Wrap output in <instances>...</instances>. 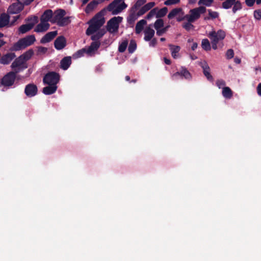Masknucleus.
<instances>
[{"label":"nucleus","mask_w":261,"mask_h":261,"mask_svg":"<svg viewBox=\"0 0 261 261\" xmlns=\"http://www.w3.org/2000/svg\"><path fill=\"white\" fill-rule=\"evenodd\" d=\"M66 14V12L64 10L59 9L55 12V15L54 17L55 21L58 22L61 18H62Z\"/></svg>","instance_id":"nucleus-30"},{"label":"nucleus","mask_w":261,"mask_h":261,"mask_svg":"<svg viewBox=\"0 0 261 261\" xmlns=\"http://www.w3.org/2000/svg\"><path fill=\"white\" fill-rule=\"evenodd\" d=\"M163 26L164 21L162 19H158L154 24V27L156 31L163 27Z\"/></svg>","instance_id":"nucleus-42"},{"label":"nucleus","mask_w":261,"mask_h":261,"mask_svg":"<svg viewBox=\"0 0 261 261\" xmlns=\"http://www.w3.org/2000/svg\"><path fill=\"white\" fill-rule=\"evenodd\" d=\"M180 0H167L164 2V4L167 6L174 5L179 3Z\"/></svg>","instance_id":"nucleus-50"},{"label":"nucleus","mask_w":261,"mask_h":261,"mask_svg":"<svg viewBox=\"0 0 261 261\" xmlns=\"http://www.w3.org/2000/svg\"><path fill=\"white\" fill-rule=\"evenodd\" d=\"M106 11V9H102L88 21V23L89 25L86 31V34L87 36L95 33V32L99 30L100 28L103 25L105 22L103 15Z\"/></svg>","instance_id":"nucleus-1"},{"label":"nucleus","mask_w":261,"mask_h":261,"mask_svg":"<svg viewBox=\"0 0 261 261\" xmlns=\"http://www.w3.org/2000/svg\"><path fill=\"white\" fill-rule=\"evenodd\" d=\"M37 86L34 83H30L27 85L24 88V92L28 97H32L38 93Z\"/></svg>","instance_id":"nucleus-10"},{"label":"nucleus","mask_w":261,"mask_h":261,"mask_svg":"<svg viewBox=\"0 0 261 261\" xmlns=\"http://www.w3.org/2000/svg\"><path fill=\"white\" fill-rule=\"evenodd\" d=\"M11 67L16 71V70H20V71L28 68L26 62L21 56L16 58L11 65Z\"/></svg>","instance_id":"nucleus-9"},{"label":"nucleus","mask_w":261,"mask_h":261,"mask_svg":"<svg viewBox=\"0 0 261 261\" xmlns=\"http://www.w3.org/2000/svg\"><path fill=\"white\" fill-rule=\"evenodd\" d=\"M128 45V41L127 40H123L119 45L118 51L120 53H123L126 49Z\"/></svg>","instance_id":"nucleus-40"},{"label":"nucleus","mask_w":261,"mask_h":261,"mask_svg":"<svg viewBox=\"0 0 261 261\" xmlns=\"http://www.w3.org/2000/svg\"><path fill=\"white\" fill-rule=\"evenodd\" d=\"M180 76L187 80L192 79V75L188 69L185 67L181 66L180 69Z\"/></svg>","instance_id":"nucleus-23"},{"label":"nucleus","mask_w":261,"mask_h":261,"mask_svg":"<svg viewBox=\"0 0 261 261\" xmlns=\"http://www.w3.org/2000/svg\"><path fill=\"white\" fill-rule=\"evenodd\" d=\"M123 1V0H114L105 8L106 10L111 12L113 15H117L120 13L127 7V5L124 2L117 6V5Z\"/></svg>","instance_id":"nucleus-6"},{"label":"nucleus","mask_w":261,"mask_h":261,"mask_svg":"<svg viewBox=\"0 0 261 261\" xmlns=\"http://www.w3.org/2000/svg\"><path fill=\"white\" fill-rule=\"evenodd\" d=\"M234 61L236 64H240L241 62V60L240 58L236 57L234 59Z\"/></svg>","instance_id":"nucleus-64"},{"label":"nucleus","mask_w":261,"mask_h":261,"mask_svg":"<svg viewBox=\"0 0 261 261\" xmlns=\"http://www.w3.org/2000/svg\"><path fill=\"white\" fill-rule=\"evenodd\" d=\"M214 2V0H199V5H203L207 7H210Z\"/></svg>","instance_id":"nucleus-45"},{"label":"nucleus","mask_w":261,"mask_h":261,"mask_svg":"<svg viewBox=\"0 0 261 261\" xmlns=\"http://www.w3.org/2000/svg\"><path fill=\"white\" fill-rule=\"evenodd\" d=\"M254 17L257 20L261 19V10H256L254 11Z\"/></svg>","instance_id":"nucleus-51"},{"label":"nucleus","mask_w":261,"mask_h":261,"mask_svg":"<svg viewBox=\"0 0 261 261\" xmlns=\"http://www.w3.org/2000/svg\"><path fill=\"white\" fill-rule=\"evenodd\" d=\"M242 4L240 1L235 0L234 4L233 5L232 11L235 13L238 10L242 9Z\"/></svg>","instance_id":"nucleus-41"},{"label":"nucleus","mask_w":261,"mask_h":261,"mask_svg":"<svg viewBox=\"0 0 261 261\" xmlns=\"http://www.w3.org/2000/svg\"><path fill=\"white\" fill-rule=\"evenodd\" d=\"M155 4L154 2H149L146 5H145L144 7L145 9L148 11L150 10L152 8H153L155 6Z\"/></svg>","instance_id":"nucleus-52"},{"label":"nucleus","mask_w":261,"mask_h":261,"mask_svg":"<svg viewBox=\"0 0 261 261\" xmlns=\"http://www.w3.org/2000/svg\"><path fill=\"white\" fill-rule=\"evenodd\" d=\"M158 10L157 8H154L150 10V11L147 14L146 16V19H150L152 18L154 15H156V11Z\"/></svg>","instance_id":"nucleus-44"},{"label":"nucleus","mask_w":261,"mask_h":261,"mask_svg":"<svg viewBox=\"0 0 261 261\" xmlns=\"http://www.w3.org/2000/svg\"><path fill=\"white\" fill-rule=\"evenodd\" d=\"M137 48V43L135 40H131L129 42V44L128 45V51L129 53L132 54L133 53L135 50Z\"/></svg>","instance_id":"nucleus-37"},{"label":"nucleus","mask_w":261,"mask_h":261,"mask_svg":"<svg viewBox=\"0 0 261 261\" xmlns=\"http://www.w3.org/2000/svg\"><path fill=\"white\" fill-rule=\"evenodd\" d=\"M16 55L13 53H9L3 55L0 59V63L3 65L9 64L15 58Z\"/></svg>","instance_id":"nucleus-16"},{"label":"nucleus","mask_w":261,"mask_h":261,"mask_svg":"<svg viewBox=\"0 0 261 261\" xmlns=\"http://www.w3.org/2000/svg\"><path fill=\"white\" fill-rule=\"evenodd\" d=\"M256 1V0H246L245 3H246V4L247 5V6H248L249 7H252L253 6V5Z\"/></svg>","instance_id":"nucleus-57"},{"label":"nucleus","mask_w":261,"mask_h":261,"mask_svg":"<svg viewBox=\"0 0 261 261\" xmlns=\"http://www.w3.org/2000/svg\"><path fill=\"white\" fill-rule=\"evenodd\" d=\"M49 26L48 22L41 21L40 23L37 24L35 28L34 31L37 33L44 32L49 29Z\"/></svg>","instance_id":"nucleus-19"},{"label":"nucleus","mask_w":261,"mask_h":261,"mask_svg":"<svg viewBox=\"0 0 261 261\" xmlns=\"http://www.w3.org/2000/svg\"><path fill=\"white\" fill-rule=\"evenodd\" d=\"M34 19H35V21L33 23H28L20 26L18 28L19 34H24L32 30L35 24H36L38 21V17H34Z\"/></svg>","instance_id":"nucleus-12"},{"label":"nucleus","mask_w":261,"mask_h":261,"mask_svg":"<svg viewBox=\"0 0 261 261\" xmlns=\"http://www.w3.org/2000/svg\"><path fill=\"white\" fill-rule=\"evenodd\" d=\"M147 23L145 19H142L139 21L135 27V32L137 34H140L143 30L144 26Z\"/></svg>","instance_id":"nucleus-27"},{"label":"nucleus","mask_w":261,"mask_h":261,"mask_svg":"<svg viewBox=\"0 0 261 261\" xmlns=\"http://www.w3.org/2000/svg\"><path fill=\"white\" fill-rule=\"evenodd\" d=\"M34 17H38L36 16H33L28 17L26 19V20H27L28 21H30V23H33L34 22V21H35V19H34Z\"/></svg>","instance_id":"nucleus-61"},{"label":"nucleus","mask_w":261,"mask_h":261,"mask_svg":"<svg viewBox=\"0 0 261 261\" xmlns=\"http://www.w3.org/2000/svg\"><path fill=\"white\" fill-rule=\"evenodd\" d=\"M122 17L120 16H115L111 18L108 22L106 25L107 30L110 33L117 32L120 23L122 21Z\"/></svg>","instance_id":"nucleus-7"},{"label":"nucleus","mask_w":261,"mask_h":261,"mask_svg":"<svg viewBox=\"0 0 261 261\" xmlns=\"http://www.w3.org/2000/svg\"><path fill=\"white\" fill-rule=\"evenodd\" d=\"M10 21V16L7 14L4 13L0 16V28L7 25Z\"/></svg>","instance_id":"nucleus-22"},{"label":"nucleus","mask_w":261,"mask_h":261,"mask_svg":"<svg viewBox=\"0 0 261 261\" xmlns=\"http://www.w3.org/2000/svg\"><path fill=\"white\" fill-rule=\"evenodd\" d=\"M198 46V44L196 42H194L191 46V49L192 50H195Z\"/></svg>","instance_id":"nucleus-63"},{"label":"nucleus","mask_w":261,"mask_h":261,"mask_svg":"<svg viewBox=\"0 0 261 261\" xmlns=\"http://www.w3.org/2000/svg\"><path fill=\"white\" fill-rule=\"evenodd\" d=\"M147 11L145 9V8L143 6L137 12L138 16H140L145 14Z\"/></svg>","instance_id":"nucleus-55"},{"label":"nucleus","mask_w":261,"mask_h":261,"mask_svg":"<svg viewBox=\"0 0 261 261\" xmlns=\"http://www.w3.org/2000/svg\"><path fill=\"white\" fill-rule=\"evenodd\" d=\"M60 75L55 71H50L47 73L43 79V82L48 85L57 86L60 81Z\"/></svg>","instance_id":"nucleus-8"},{"label":"nucleus","mask_w":261,"mask_h":261,"mask_svg":"<svg viewBox=\"0 0 261 261\" xmlns=\"http://www.w3.org/2000/svg\"><path fill=\"white\" fill-rule=\"evenodd\" d=\"M95 33L91 35V39L93 41L92 42H96L98 45V48L100 46L99 39L106 33V31L104 29L98 30Z\"/></svg>","instance_id":"nucleus-11"},{"label":"nucleus","mask_w":261,"mask_h":261,"mask_svg":"<svg viewBox=\"0 0 261 261\" xmlns=\"http://www.w3.org/2000/svg\"><path fill=\"white\" fill-rule=\"evenodd\" d=\"M222 95L225 98L230 99L232 97L233 93L228 87H224L222 90Z\"/></svg>","instance_id":"nucleus-31"},{"label":"nucleus","mask_w":261,"mask_h":261,"mask_svg":"<svg viewBox=\"0 0 261 261\" xmlns=\"http://www.w3.org/2000/svg\"><path fill=\"white\" fill-rule=\"evenodd\" d=\"M157 43V40L155 38H153L149 43L150 46H155Z\"/></svg>","instance_id":"nucleus-60"},{"label":"nucleus","mask_w":261,"mask_h":261,"mask_svg":"<svg viewBox=\"0 0 261 261\" xmlns=\"http://www.w3.org/2000/svg\"><path fill=\"white\" fill-rule=\"evenodd\" d=\"M216 84L217 86L219 88H221L222 87L225 86L226 83L222 79L218 80L216 81Z\"/></svg>","instance_id":"nucleus-49"},{"label":"nucleus","mask_w":261,"mask_h":261,"mask_svg":"<svg viewBox=\"0 0 261 261\" xmlns=\"http://www.w3.org/2000/svg\"><path fill=\"white\" fill-rule=\"evenodd\" d=\"M181 11L182 9L180 8H176L172 9L168 14V18L170 19H172L178 13H179Z\"/></svg>","instance_id":"nucleus-33"},{"label":"nucleus","mask_w":261,"mask_h":261,"mask_svg":"<svg viewBox=\"0 0 261 261\" xmlns=\"http://www.w3.org/2000/svg\"><path fill=\"white\" fill-rule=\"evenodd\" d=\"M137 10L131 8L130 13L127 18V22L130 25H133L135 21L137 19L139 16L137 13H136Z\"/></svg>","instance_id":"nucleus-20"},{"label":"nucleus","mask_w":261,"mask_h":261,"mask_svg":"<svg viewBox=\"0 0 261 261\" xmlns=\"http://www.w3.org/2000/svg\"><path fill=\"white\" fill-rule=\"evenodd\" d=\"M225 36V32L222 30H219L217 32L213 31L210 32L208 37L211 40L212 48L215 50L217 49L219 41L223 40Z\"/></svg>","instance_id":"nucleus-3"},{"label":"nucleus","mask_w":261,"mask_h":261,"mask_svg":"<svg viewBox=\"0 0 261 261\" xmlns=\"http://www.w3.org/2000/svg\"><path fill=\"white\" fill-rule=\"evenodd\" d=\"M70 22L69 17H63L57 23L60 26H64L69 24Z\"/></svg>","instance_id":"nucleus-39"},{"label":"nucleus","mask_w":261,"mask_h":261,"mask_svg":"<svg viewBox=\"0 0 261 261\" xmlns=\"http://www.w3.org/2000/svg\"><path fill=\"white\" fill-rule=\"evenodd\" d=\"M207 11L208 12V16L204 17V20H207L211 19H214L218 17L219 14L218 12L212 11L211 9H208Z\"/></svg>","instance_id":"nucleus-32"},{"label":"nucleus","mask_w":261,"mask_h":261,"mask_svg":"<svg viewBox=\"0 0 261 261\" xmlns=\"http://www.w3.org/2000/svg\"><path fill=\"white\" fill-rule=\"evenodd\" d=\"M182 27L187 31H189L194 28V25L191 23V22H189L188 21L187 22L184 23L182 25Z\"/></svg>","instance_id":"nucleus-47"},{"label":"nucleus","mask_w":261,"mask_h":261,"mask_svg":"<svg viewBox=\"0 0 261 261\" xmlns=\"http://www.w3.org/2000/svg\"><path fill=\"white\" fill-rule=\"evenodd\" d=\"M98 4L99 3L97 1L93 0L91 1L86 7L85 12L86 13H90L96 7Z\"/></svg>","instance_id":"nucleus-28"},{"label":"nucleus","mask_w":261,"mask_h":261,"mask_svg":"<svg viewBox=\"0 0 261 261\" xmlns=\"http://www.w3.org/2000/svg\"><path fill=\"white\" fill-rule=\"evenodd\" d=\"M34 54V51L33 49H30L27 51L25 53H24L22 55H20L22 58L24 60V61L26 62L27 61L31 59V58L32 57V56Z\"/></svg>","instance_id":"nucleus-36"},{"label":"nucleus","mask_w":261,"mask_h":261,"mask_svg":"<svg viewBox=\"0 0 261 261\" xmlns=\"http://www.w3.org/2000/svg\"><path fill=\"white\" fill-rule=\"evenodd\" d=\"M36 41L34 35L27 36L23 38L20 39L17 42L15 43L11 47V51H19L23 49L32 45Z\"/></svg>","instance_id":"nucleus-2"},{"label":"nucleus","mask_w":261,"mask_h":261,"mask_svg":"<svg viewBox=\"0 0 261 261\" xmlns=\"http://www.w3.org/2000/svg\"><path fill=\"white\" fill-rule=\"evenodd\" d=\"M57 88V86L48 85L43 88L42 92L45 95H51L56 92Z\"/></svg>","instance_id":"nucleus-25"},{"label":"nucleus","mask_w":261,"mask_h":261,"mask_svg":"<svg viewBox=\"0 0 261 261\" xmlns=\"http://www.w3.org/2000/svg\"><path fill=\"white\" fill-rule=\"evenodd\" d=\"M169 47H170V49L171 50L172 57L174 59L177 58V57H178L177 54L180 49V46H177V45H173L170 44V45H169Z\"/></svg>","instance_id":"nucleus-29"},{"label":"nucleus","mask_w":261,"mask_h":261,"mask_svg":"<svg viewBox=\"0 0 261 261\" xmlns=\"http://www.w3.org/2000/svg\"><path fill=\"white\" fill-rule=\"evenodd\" d=\"M66 45V40L63 36L58 37L54 41V46L56 49L61 50Z\"/></svg>","instance_id":"nucleus-15"},{"label":"nucleus","mask_w":261,"mask_h":261,"mask_svg":"<svg viewBox=\"0 0 261 261\" xmlns=\"http://www.w3.org/2000/svg\"><path fill=\"white\" fill-rule=\"evenodd\" d=\"M53 16V11L50 9L45 10L40 18V21L48 22Z\"/></svg>","instance_id":"nucleus-26"},{"label":"nucleus","mask_w":261,"mask_h":261,"mask_svg":"<svg viewBox=\"0 0 261 261\" xmlns=\"http://www.w3.org/2000/svg\"><path fill=\"white\" fill-rule=\"evenodd\" d=\"M20 70H16V71H10L5 74L1 79L0 86L9 88L12 87L16 80V74Z\"/></svg>","instance_id":"nucleus-4"},{"label":"nucleus","mask_w":261,"mask_h":261,"mask_svg":"<svg viewBox=\"0 0 261 261\" xmlns=\"http://www.w3.org/2000/svg\"><path fill=\"white\" fill-rule=\"evenodd\" d=\"M18 2L25 6L29 5L34 0H17Z\"/></svg>","instance_id":"nucleus-53"},{"label":"nucleus","mask_w":261,"mask_h":261,"mask_svg":"<svg viewBox=\"0 0 261 261\" xmlns=\"http://www.w3.org/2000/svg\"><path fill=\"white\" fill-rule=\"evenodd\" d=\"M164 62L167 65H170L171 64V61L170 59H167V58H164Z\"/></svg>","instance_id":"nucleus-62"},{"label":"nucleus","mask_w":261,"mask_h":261,"mask_svg":"<svg viewBox=\"0 0 261 261\" xmlns=\"http://www.w3.org/2000/svg\"><path fill=\"white\" fill-rule=\"evenodd\" d=\"M146 0H137L135 5L132 7V9L137 10L139 7L143 5Z\"/></svg>","instance_id":"nucleus-43"},{"label":"nucleus","mask_w":261,"mask_h":261,"mask_svg":"<svg viewBox=\"0 0 261 261\" xmlns=\"http://www.w3.org/2000/svg\"><path fill=\"white\" fill-rule=\"evenodd\" d=\"M98 49V45L96 42H91L90 46L87 48H83L77 50L73 55L74 59H77L84 56L85 54L91 56L95 54Z\"/></svg>","instance_id":"nucleus-5"},{"label":"nucleus","mask_w":261,"mask_h":261,"mask_svg":"<svg viewBox=\"0 0 261 261\" xmlns=\"http://www.w3.org/2000/svg\"><path fill=\"white\" fill-rule=\"evenodd\" d=\"M58 34L57 31L46 33L41 39V43L44 44L50 42Z\"/></svg>","instance_id":"nucleus-17"},{"label":"nucleus","mask_w":261,"mask_h":261,"mask_svg":"<svg viewBox=\"0 0 261 261\" xmlns=\"http://www.w3.org/2000/svg\"><path fill=\"white\" fill-rule=\"evenodd\" d=\"M47 50V48L43 46H39L38 48V51L41 54H45Z\"/></svg>","instance_id":"nucleus-56"},{"label":"nucleus","mask_w":261,"mask_h":261,"mask_svg":"<svg viewBox=\"0 0 261 261\" xmlns=\"http://www.w3.org/2000/svg\"><path fill=\"white\" fill-rule=\"evenodd\" d=\"M196 9H197L200 15L202 14H204L206 11V8L203 6H200L198 8H196Z\"/></svg>","instance_id":"nucleus-54"},{"label":"nucleus","mask_w":261,"mask_h":261,"mask_svg":"<svg viewBox=\"0 0 261 261\" xmlns=\"http://www.w3.org/2000/svg\"><path fill=\"white\" fill-rule=\"evenodd\" d=\"M24 6L25 5L19 2L14 3L10 6L8 10L10 13L17 14L23 9Z\"/></svg>","instance_id":"nucleus-18"},{"label":"nucleus","mask_w":261,"mask_h":261,"mask_svg":"<svg viewBox=\"0 0 261 261\" xmlns=\"http://www.w3.org/2000/svg\"><path fill=\"white\" fill-rule=\"evenodd\" d=\"M199 65L203 69V74L205 76L207 80L212 82L214 80L213 76L210 73V68L207 63L205 61L201 62Z\"/></svg>","instance_id":"nucleus-13"},{"label":"nucleus","mask_w":261,"mask_h":261,"mask_svg":"<svg viewBox=\"0 0 261 261\" xmlns=\"http://www.w3.org/2000/svg\"><path fill=\"white\" fill-rule=\"evenodd\" d=\"M144 40L146 41L151 40L154 35V31L150 27H147L144 31Z\"/></svg>","instance_id":"nucleus-24"},{"label":"nucleus","mask_w":261,"mask_h":261,"mask_svg":"<svg viewBox=\"0 0 261 261\" xmlns=\"http://www.w3.org/2000/svg\"><path fill=\"white\" fill-rule=\"evenodd\" d=\"M190 15L187 14L184 17L189 22H193L196 20L199 19L200 17V15L196 8L190 10Z\"/></svg>","instance_id":"nucleus-14"},{"label":"nucleus","mask_w":261,"mask_h":261,"mask_svg":"<svg viewBox=\"0 0 261 261\" xmlns=\"http://www.w3.org/2000/svg\"><path fill=\"white\" fill-rule=\"evenodd\" d=\"M256 92L257 95L261 97V83H259L256 87Z\"/></svg>","instance_id":"nucleus-59"},{"label":"nucleus","mask_w":261,"mask_h":261,"mask_svg":"<svg viewBox=\"0 0 261 261\" xmlns=\"http://www.w3.org/2000/svg\"><path fill=\"white\" fill-rule=\"evenodd\" d=\"M235 0H225L222 3V7L225 9H228L232 7L234 4Z\"/></svg>","instance_id":"nucleus-34"},{"label":"nucleus","mask_w":261,"mask_h":261,"mask_svg":"<svg viewBox=\"0 0 261 261\" xmlns=\"http://www.w3.org/2000/svg\"><path fill=\"white\" fill-rule=\"evenodd\" d=\"M168 12V9L167 7H164L160 9L158 12L156 11V17L160 18L165 16Z\"/></svg>","instance_id":"nucleus-38"},{"label":"nucleus","mask_w":261,"mask_h":261,"mask_svg":"<svg viewBox=\"0 0 261 261\" xmlns=\"http://www.w3.org/2000/svg\"><path fill=\"white\" fill-rule=\"evenodd\" d=\"M201 47L205 51H209L211 50V44L207 39H203L201 42Z\"/></svg>","instance_id":"nucleus-35"},{"label":"nucleus","mask_w":261,"mask_h":261,"mask_svg":"<svg viewBox=\"0 0 261 261\" xmlns=\"http://www.w3.org/2000/svg\"><path fill=\"white\" fill-rule=\"evenodd\" d=\"M234 56V52L233 49H229L227 50L226 53V57L227 59H231Z\"/></svg>","instance_id":"nucleus-48"},{"label":"nucleus","mask_w":261,"mask_h":261,"mask_svg":"<svg viewBox=\"0 0 261 261\" xmlns=\"http://www.w3.org/2000/svg\"><path fill=\"white\" fill-rule=\"evenodd\" d=\"M71 64V58L69 56L63 58L60 62V67L63 70H67Z\"/></svg>","instance_id":"nucleus-21"},{"label":"nucleus","mask_w":261,"mask_h":261,"mask_svg":"<svg viewBox=\"0 0 261 261\" xmlns=\"http://www.w3.org/2000/svg\"><path fill=\"white\" fill-rule=\"evenodd\" d=\"M169 25L166 26L161 29L158 30L156 31V35L159 36H161L163 35L164 33H165L169 28Z\"/></svg>","instance_id":"nucleus-46"},{"label":"nucleus","mask_w":261,"mask_h":261,"mask_svg":"<svg viewBox=\"0 0 261 261\" xmlns=\"http://www.w3.org/2000/svg\"><path fill=\"white\" fill-rule=\"evenodd\" d=\"M180 76V71H177L174 73H173L172 75H171V77H172V79L173 80H177L178 79V76Z\"/></svg>","instance_id":"nucleus-58"}]
</instances>
